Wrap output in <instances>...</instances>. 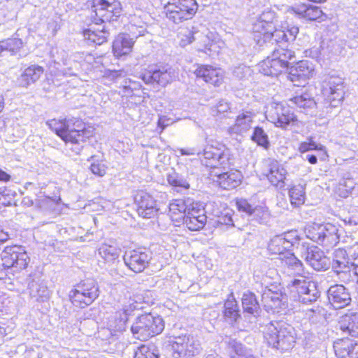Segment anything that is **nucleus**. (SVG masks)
<instances>
[{"instance_id":"obj_1","label":"nucleus","mask_w":358,"mask_h":358,"mask_svg":"<svg viewBox=\"0 0 358 358\" xmlns=\"http://www.w3.org/2000/svg\"><path fill=\"white\" fill-rule=\"evenodd\" d=\"M264 337L268 345L281 351L292 349L296 343L294 328L284 321H271L265 325Z\"/></svg>"},{"instance_id":"obj_2","label":"nucleus","mask_w":358,"mask_h":358,"mask_svg":"<svg viewBox=\"0 0 358 358\" xmlns=\"http://www.w3.org/2000/svg\"><path fill=\"white\" fill-rule=\"evenodd\" d=\"M47 124L66 143H79L93 135V130L87 129L84 123L77 118L52 120Z\"/></svg>"},{"instance_id":"obj_3","label":"nucleus","mask_w":358,"mask_h":358,"mask_svg":"<svg viewBox=\"0 0 358 358\" xmlns=\"http://www.w3.org/2000/svg\"><path fill=\"white\" fill-rule=\"evenodd\" d=\"M295 63V53L289 49H275L270 56L259 64V71L265 76H278Z\"/></svg>"},{"instance_id":"obj_4","label":"nucleus","mask_w":358,"mask_h":358,"mask_svg":"<svg viewBox=\"0 0 358 358\" xmlns=\"http://www.w3.org/2000/svg\"><path fill=\"white\" fill-rule=\"evenodd\" d=\"M203 165L215 168L219 166L225 169L234 164L235 158L229 148L223 144L206 145L202 152H198Z\"/></svg>"},{"instance_id":"obj_5","label":"nucleus","mask_w":358,"mask_h":358,"mask_svg":"<svg viewBox=\"0 0 358 358\" xmlns=\"http://www.w3.org/2000/svg\"><path fill=\"white\" fill-rule=\"evenodd\" d=\"M164 328L163 319L152 313H145L138 316L131 327L134 336L141 341L159 334Z\"/></svg>"},{"instance_id":"obj_6","label":"nucleus","mask_w":358,"mask_h":358,"mask_svg":"<svg viewBox=\"0 0 358 358\" xmlns=\"http://www.w3.org/2000/svg\"><path fill=\"white\" fill-rule=\"evenodd\" d=\"M308 238L322 245L326 250L336 246L339 242L338 229L336 226L327 223H313L308 225L304 231Z\"/></svg>"},{"instance_id":"obj_7","label":"nucleus","mask_w":358,"mask_h":358,"mask_svg":"<svg viewBox=\"0 0 358 358\" xmlns=\"http://www.w3.org/2000/svg\"><path fill=\"white\" fill-rule=\"evenodd\" d=\"M91 18L96 24H105L117 21L122 12V6L117 0H93Z\"/></svg>"},{"instance_id":"obj_8","label":"nucleus","mask_w":358,"mask_h":358,"mask_svg":"<svg viewBox=\"0 0 358 358\" xmlns=\"http://www.w3.org/2000/svg\"><path fill=\"white\" fill-rule=\"evenodd\" d=\"M178 77L175 69L169 64L150 66L141 75L145 84L163 87L176 80Z\"/></svg>"},{"instance_id":"obj_9","label":"nucleus","mask_w":358,"mask_h":358,"mask_svg":"<svg viewBox=\"0 0 358 358\" xmlns=\"http://www.w3.org/2000/svg\"><path fill=\"white\" fill-rule=\"evenodd\" d=\"M99 294L96 282L92 279H87L80 282L78 287L69 293V298L72 303L80 308H85L90 305Z\"/></svg>"},{"instance_id":"obj_10","label":"nucleus","mask_w":358,"mask_h":358,"mask_svg":"<svg viewBox=\"0 0 358 358\" xmlns=\"http://www.w3.org/2000/svg\"><path fill=\"white\" fill-rule=\"evenodd\" d=\"M289 285L292 290L297 293L298 301L304 304H311L315 302L320 296V292L317 289L315 282L306 279L300 275L290 282Z\"/></svg>"},{"instance_id":"obj_11","label":"nucleus","mask_w":358,"mask_h":358,"mask_svg":"<svg viewBox=\"0 0 358 358\" xmlns=\"http://www.w3.org/2000/svg\"><path fill=\"white\" fill-rule=\"evenodd\" d=\"M166 17L174 23L191 19L198 9L196 0H177L166 6Z\"/></svg>"},{"instance_id":"obj_12","label":"nucleus","mask_w":358,"mask_h":358,"mask_svg":"<svg viewBox=\"0 0 358 358\" xmlns=\"http://www.w3.org/2000/svg\"><path fill=\"white\" fill-rule=\"evenodd\" d=\"M4 268L20 271L27 268L30 259L24 247L21 245L7 246L1 254Z\"/></svg>"},{"instance_id":"obj_13","label":"nucleus","mask_w":358,"mask_h":358,"mask_svg":"<svg viewBox=\"0 0 358 358\" xmlns=\"http://www.w3.org/2000/svg\"><path fill=\"white\" fill-rule=\"evenodd\" d=\"M300 246L301 257L314 270L322 271L329 268L331 265L329 258L318 247L306 242H301Z\"/></svg>"},{"instance_id":"obj_14","label":"nucleus","mask_w":358,"mask_h":358,"mask_svg":"<svg viewBox=\"0 0 358 358\" xmlns=\"http://www.w3.org/2000/svg\"><path fill=\"white\" fill-rule=\"evenodd\" d=\"M173 358H192L202 350L199 341L187 336H178L173 343Z\"/></svg>"},{"instance_id":"obj_15","label":"nucleus","mask_w":358,"mask_h":358,"mask_svg":"<svg viewBox=\"0 0 358 358\" xmlns=\"http://www.w3.org/2000/svg\"><path fill=\"white\" fill-rule=\"evenodd\" d=\"M345 250L338 248L332 254L331 262L333 271L341 281L348 283L352 280V264Z\"/></svg>"},{"instance_id":"obj_16","label":"nucleus","mask_w":358,"mask_h":358,"mask_svg":"<svg viewBox=\"0 0 358 358\" xmlns=\"http://www.w3.org/2000/svg\"><path fill=\"white\" fill-rule=\"evenodd\" d=\"M301 239L295 231H290L273 237L268 244V250L272 254L282 255L285 251L293 247L301 245Z\"/></svg>"},{"instance_id":"obj_17","label":"nucleus","mask_w":358,"mask_h":358,"mask_svg":"<svg viewBox=\"0 0 358 358\" xmlns=\"http://www.w3.org/2000/svg\"><path fill=\"white\" fill-rule=\"evenodd\" d=\"M315 74L313 64L307 60H302L289 68L287 78L296 86H303Z\"/></svg>"},{"instance_id":"obj_18","label":"nucleus","mask_w":358,"mask_h":358,"mask_svg":"<svg viewBox=\"0 0 358 358\" xmlns=\"http://www.w3.org/2000/svg\"><path fill=\"white\" fill-rule=\"evenodd\" d=\"M124 262L127 266L135 273L143 271L152 259V252L145 250H133L124 255Z\"/></svg>"},{"instance_id":"obj_19","label":"nucleus","mask_w":358,"mask_h":358,"mask_svg":"<svg viewBox=\"0 0 358 358\" xmlns=\"http://www.w3.org/2000/svg\"><path fill=\"white\" fill-rule=\"evenodd\" d=\"M269 120L277 127L285 128L289 124L296 121V116L292 108L282 103H274L268 112Z\"/></svg>"},{"instance_id":"obj_20","label":"nucleus","mask_w":358,"mask_h":358,"mask_svg":"<svg viewBox=\"0 0 358 358\" xmlns=\"http://www.w3.org/2000/svg\"><path fill=\"white\" fill-rule=\"evenodd\" d=\"M324 90L330 104L336 107L344 98L343 80L338 76H329L324 82Z\"/></svg>"},{"instance_id":"obj_21","label":"nucleus","mask_w":358,"mask_h":358,"mask_svg":"<svg viewBox=\"0 0 358 358\" xmlns=\"http://www.w3.org/2000/svg\"><path fill=\"white\" fill-rule=\"evenodd\" d=\"M329 304L334 309H341L350 304L352 301L349 290L342 285H334L327 290Z\"/></svg>"},{"instance_id":"obj_22","label":"nucleus","mask_w":358,"mask_h":358,"mask_svg":"<svg viewBox=\"0 0 358 358\" xmlns=\"http://www.w3.org/2000/svg\"><path fill=\"white\" fill-rule=\"evenodd\" d=\"M26 282L29 289V296L36 301L43 302L50 297V291L37 273L29 275Z\"/></svg>"},{"instance_id":"obj_23","label":"nucleus","mask_w":358,"mask_h":358,"mask_svg":"<svg viewBox=\"0 0 358 358\" xmlns=\"http://www.w3.org/2000/svg\"><path fill=\"white\" fill-rule=\"evenodd\" d=\"M255 113L252 110L243 109L237 115L235 123L228 128V133L231 136H243L251 128Z\"/></svg>"},{"instance_id":"obj_24","label":"nucleus","mask_w":358,"mask_h":358,"mask_svg":"<svg viewBox=\"0 0 358 358\" xmlns=\"http://www.w3.org/2000/svg\"><path fill=\"white\" fill-rule=\"evenodd\" d=\"M197 78H202L206 83L214 86H220L223 80V71L220 68L210 65H200L194 71Z\"/></svg>"},{"instance_id":"obj_25","label":"nucleus","mask_w":358,"mask_h":358,"mask_svg":"<svg viewBox=\"0 0 358 358\" xmlns=\"http://www.w3.org/2000/svg\"><path fill=\"white\" fill-rule=\"evenodd\" d=\"M136 201L138 215L144 218L155 216L158 211L156 201L148 193L141 192L137 195Z\"/></svg>"},{"instance_id":"obj_26","label":"nucleus","mask_w":358,"mask_h":358,"mask_svg":"<svg viewBox=\"0 0 358 358\" xmlns=\"http://www.w3.org/2000/svg\"><path fill=\"white\" fill-rule=\"evenodd\" d=\"M138 303L132 299H129L128 304L123 306L122 308L117 311L114 315V320L110 324L115 331H122L125 330L128 317L136 309H139Z\"/></svg>"},{"instance_id":"obj_27","label":"nucleus","mask_w":358,"mask_h":358,"mask_svg":"<svg viewBox=\"0 0 358 358\" xmlns=\"http://www.w3.org/2000/svg\"><path fill=\"white\" fill-rule=\"evenodd\" d=\"M275 18V13L271 8H265L258 16L253 24V38L255 34L262 35L268 30H273V20Z\"/></svg>"},{"instance_id":"obj_28","label":"nucleus","mask_w":358,"mask_h":358,"mask_svg":"<svg viewBox=\"0 0 358 358\" xmlns=\"http://www.w3.org/2000/svg\"><path fill=\"white\" fill-rule=\"evenodd\" d=\"M242 174L241 171L231 169L229 171L217 175L215 181L224 189L230 190L237 187L241 182Z\"/></svg>"},{"instance_id":"obj_29","label":"nucleus","mask_w":358,"mask_h":358,"mask_svg":"<svg viewBox=\"0 0 358 358\" xmlns=\"http://www.w3.org/2000/svg\"><path fill=\"white\" fill-rule=\"evenodd\" d=\"M296 15L299 17L310 21H323L326 19V15L321 8L317 6L306 3H301L294 8Z\"/></svg>"},{"instance_id":"obj_30","label":"nucleus","mask_w":358,"mask_h":358,"mask_svg":"<svg viewBox=\"0 0 358 358\" xmlns=\"http://www.w3.org/2000/svg\"><path fill=\"white\" fill-rule=\"evenodd\" d=\"M268 171L266 177L273 185L279 188L285 187L287 171L277 161L270 162Z\"/></svg>"},{"instance_id":"obj_31","label":"nucleus","mask_w":358,"mask_h":358,"mask_svg":"<svg viewBox=\"0 0 358 358\" xmlns=\"http://www.w3.org/2000/svg\"><path fill=\"white\" fill-rule=\"evenodd\" d=\"M44 73V68L38 64H31L26 68L18 78L20 85L28 87L38 81Z\"/></svg>"},{"instance_id":"obj_32","label":"nucleus","mask_w":358,"mask_h":358,"mask_svg":"<svg viewBox=\"0 0 358 358\" xmlns=\"http://www.w3.org/2000/svg\"><path fill=\"white\" fill-rule=\"evenodd\" d=\"M192 204V199H176L169 204V215L171 220L180 222L185 219L188 206Z\"/></svg>"},{"instance_id":"obj_33","label":"nucleus","mask_w":358,"mask_h":358,"mask_svg":"<svg viewBox=\"0 0 358 358\" xmlns=\"http://www.w3.org/2000/svg\"><path fill=\"white\" fill-rule=\"evenodd\" d=\"M134 41L127 34H120L114 40L113 50L116 57L129 54L134 45Z\"/></svg>"},{"instance_id":"obj_34","label":"nucleus","mask_w":358,"mask_h":358,"mask_svg":"<svg viewBox=\"0 0 358 358\" xmlns=\"http://www.w3.org/2000/svg\"><path fill=\"white\" fill-rule=\"evenodd\" d=\"M287 36L285 33V30L275 29V30H268L261 36L259 34H255L254 37V41L256 44L262 47L264 44L267 43H273L274 41L276 43L286 42V37Z\"/></svg>"},{"instance_id":"obj_35","label":"nucleus","mask_w":358,"mask_h":358,"mask_svg":"<svg viewBox=\"0 0 358 358\" xmlns=\"http://www.w3.org/2000/svg\"><path fill=\"white\" fill-rule=\"evenodd\" d=\"M340 329L352 337H358V313L343 315L339 321Z\"/></svg>"},{"instance_id":"obj_36","label":"nucleus","mask_w":358,"mask_h":358,"mask_svg":"<svg viewBox=\"0 0 358 358\" xmlns=\"http://www.w3.org/2000/svg\"><path fill=\"white\" fill-rule=\"evenodd\" d=\"M242 306L244 313L257 317L260 313V306L255 294L246 292L242 297Z\"/></svg>"},{"instance_id":"obj_37","label":"nucleus","mask_w":358,"mask_h":358,"mask_svg":"<svg viewBox=\"0 0 358 358\" xmlns=\"http://www.w3.org/2000/svg\"><path fill=\"white\" fill-rule=\"evenodd\" d=\"M281 294L272 292L271 289L265 290L262 295V302L264 306L268 309H279L284 306Z\"/></svg>"},{"instance_id":"obj_38","label":"nucleus","mask_w":358,"mask_h":358,"mask_svg":"<svg viewBox=\"0 0 358 358\" xmlns=\"http://www.w3.org/2000/svg\"><path fill=\"white\" fill-rule=\"evenodd\" d=\"M229 298L224 303V316L229 322L233 323L237 322L241 317L240 310L238 303L234 296Z\"/></svg>"},{"instance_id":"obj_39","label":"nucleus","mask_w":358,"mask_h":358,"mask_svg":"<svg viewBox=\"0 0 358 358\" xmlns=\"http://www.w3.org/2000/svg\"><path fill=\"white\" fill-rule=\"evenodd\" d=\"M231 358H244L249 350L238 341L227 338L225 341Z\"/></svg>"},{"instance_id":"obj_40","label":"nucleus","mask_w":358,"mask_h":358,"mask_svg":"<svg viewBox=\"0 0 358 358\" xmlns=\"http://www.w3.org/2000/svg\"><path fill=\"white\" fill-rule=\"evenodd\" d=\"M282 263L285 267H287L288 272L291 274L299 275L303 271L302 262L293 254H288L282 259Z\"/></svg>"},{"instance_id":"obj_41","label":"nucleus","mask_w":358,"mask_h":358,"mask_svg":"<svg viewBox=\"0 0 358 358\" xmlns=\"http://www.w3.org/2000/svg\"><path fill=\"white\" fill-rule=\"evenodd\" d=\"M289 196L291 204L295 208L299 207L305 202V185L299 184L292 186L289 190Z\"/></svg>"},{"instance_id":"obj_42","label":"nucleus","mask_w":358,"mask_h":358,"mask_svg":"<svg viewBox=\"0 0 358 358\" xmlns=\"http://www.w3.org/2000/svg\"><path fill=\"white\" fill-rule=\"evenodd\" d=\"M109 33L106 29L105 26L101 30L92 31L90 29L84 31V37L96 45H101L107 41Z\"/></svg>"},{"instance_id":"obj_43","label":"nucleus","mask_w":358,"mask_h":358,"mask_svg":"<svg viewBox=\"0 0 358 358\" xmlns=\"http://www.w3.org/2000/svg\"><path fill=\"white\" fill-rule=\"evenodd\" d=\"M355 341L349 338L339 339L334 342L335 354L340 358H347Z\"/></svg>"},{"instance_id":"obj_44","label":"nucleus","mask_w":358,"mask_h":358,"mask_svg":"<svg viewBox=\"0 0 358 358\" xmlns=\"http://www.w3.org/2000/svg\"><path fill=\"white\" fill-rule=\"evenodd\" d=\"M290 101L301 110L313 108L316 103L309 94L303 93L290 99Z\"/></svg>"},{"instance_id":"obj_45","label":"nucleus","mask_w":358,"mask_h":358,"mask_svg":"<svg viewBox=\"0 0 358 358\" xmlns=\"http://www.w3.org/2000/svg\"><path fill=\"white\" fill-rule=\"evenodd\" d=\"M206 216L201 215L199 217L185 216L182 223L191 231H196L202 229L206 222Z\"/></svg>"},{"instance_id":"obj_46","label":"nucleus","mask_w":358,"mask_h":358,"mask_svg":"<svg viewBox=\"0 0 358 358\" xmlns=\"http://www.w3.org/2000/svg\"><path fill=\"white\" fill-rule=\"evenodd\" d=\"M251 139L252 141L257 143L258 145L263 147L264 149H268L270 146L268 135L260 127H256L254 128Z\"/></svg>"},{"instance_id":"obj_47","label":"nucleus","mask_w":358,"mask_h":358,"mask_svg":"<svg viewBox=\"0 0 358 358\" xmlns=\"http://www.w3.org/2000/svg\"><path fill=\"white\" fill-rule=\"evenodd\" d=\"M99 253L106 262H113L118 258L120 251L113 246L104 244L99 248Z\"/></svg>"},{"instance_id":"obj_48","label":"nucleus","mask_w":358,"mask_h":358,"mask_svg":"<svg viewBox=\"0 0 358 358\" xmlns=\"http://www.w3.org/2000/svg\"><path fill=\"white\" fill-rule=\"evenodd\" d=\"M167 181L169 185L175 187L182 188L187 189L189 188L188 182L179 174L173 172L167 176Z\"/></svg>"},{"instance_id":"obj_49","label":"nucleus","mask_w":358,"mask_h":358,"mask_svg":"<svg viewBox=\"0 0 358 358\" xmlns=\"http://www.w3.org/2000/svg\"><path fill=\"white\" fill-rule=\"evenodd\" d=\"M5 51L9 52L11 55H15L22 47V41L20 38H8L2 41Z\"/></svg>"},{"instance_id":"obj_50","label":"nucleus","mask_w":358,"mask_h":358,"mask_svg":"<svg viewBox=\"0 0 358 358\" xmlns=\"http://www.w3.org/2000/svg\"><path fill=\"white\" fill-rule=\"evenodd\" d=\"M134 358H159V354L153 347L141 345L135 352Z\"/></svg>"},{"instance_id":"obj_51","label":"nucleus","mask_w":358,"mask_h":358,"mask_svg":"<svg viewBox=\"0 0 358 358\" xmlns=\"http://www.w3.org/2000/svg\"><path fill=\"white\" fill-rule=\"evenodd\" d=\"M187 40L189 43H192L193 41H199L206 43V42H209V39L208 37L204 35L203 33L196 30V29L193 27L191 31H188V34L186 35ZM208 45L204 44L205 48H207Z\"/></svg>"},{"instance_id":"obj_52","label":"nucleus","mask_w":358,"mask_h":358,"mask_svg":"<svg viewBox=\"0 0 358 358\" xmlns=\"http://www.w3.org/2000/svg\"><path fill=\"white\" fill-rule=\"evenodd\" d=\"M236 206L240 212H243L248 215H251L256 210V208H254L249 202L244 199H238L236 201Z\"/></svg>"},{"instance_id":"obj_53","label":"nucleus","mask_w":358,"mask_h":358,"mask_svg":"<svg viewBox=\"0 0 358 358\" xmlns=\"http://www.w3.org/2000/svg\"><path fill=\"white\" fill-rule=\"evenodd\" d=\"M252 70L245 65H239L235 67L233 71L234 76L239 80H243L250 76Z\"/></svg>"},{"instance_id":"obj_54","label":"nucleus","mask_w":358,"mask_h":358,"mask_svg":"<svg viewBox=\"0 0 358 358\" xmlns=\"http://www.w3.org/2000/svg\"><path fill=\"white\" fill-rule=\"evenodd\" d=\"M201 215H206L204 214L203 209L201 208L200 204H199L198 203H194L192 200V204L190 206H188L186 216L199 217V216Z\"/></svg>"},{"instance_id":"obj_55","label":"nucleus","mask_w":358,"mask_h":358,"mask_svg":"<svg viewBox=\"0 0 358 358\" xmlns=\"http://www.w3.org/2000/svg\"><path fill=\"white\" fill-rule=\"evenodd\" d=\"M230 109L229 103L224 100H220L218 103L213 106L212 111L213 115H222L228 112Z\"/></svg>"},{"instance_id":"obj_56","label":"nucleus","mask_w":358,"mask_h":358,"mask_svg":"<svg viewBox=\"0 0 358 358\" xmlns=\"http://www.w3.org/2000/svg\"><path fill=\"white\" fill-rule=\"evenodd\" d=\"M285 33L287 36L286 37V42L294 41L299 34V27L296 26H287L285 30Z\"/></svg>"},{"instance_id":"obj_57","label":"nucleus","mask_w":358,"mask_h":358,"mask_svg":"<svg viewBox=\"0 0 358 358\" xmlns=\"http://www.w3.org/2000/svg\"><path fill=\"white\" fill-rule=\"evenodd\" d=\"M92 173L98 176H103L106 173V167L101 163H92L90 166Z\"/></svg>"},{"instance_id":"obj_58","label":"nucleus","mask_w":358,"mask_h":358,"mask_svg":"<svg viewBox=\"0 0 358 358\" xmlns=\"http://www.w3.org/2000/svg\"><path fill=\"white\" fill-rule=\"evenodd\" d=\"M299 151L301 152H306L309 150L318 149L317 145L313 142H303L299 145Z\"/></svg>"},{"instance_id":"obj_59","label":"nucleus","mask_w":358,"mask_h":358,"mask_svg":"<svg viewBox=\"0 0 358 358\" xmlns=\"http://www.w3.org/2000/svg\"><path fill=\"white\" fill-rule=\"evenodd\" d=\"M343 222L350 227L358 226V213L346 216L343 220Z\"/></svg>"},{"instance_id":"obj_60","label":"nucleus","mask_w":358,"mask_h":358,"mask_svg":"<svg viewBox=\"0 0 358 358\" xmlns=\"http://www.w3.org/2000/svg\"><path fill=\"white\" fill-rule=\"evenodd\" d=\"M218 222L226 226H234L232 217L228 214L220 217L219 218Z\"/></svg>"},{"instance_id":"obj_61","label":"nucleus","mask_w":358,"mask_h":358,"mask_svg":"<svg viewBox=\"0 0 358 358\" xmlns=\"http://www.w3.org/2000/svg\"><path fill=\"white\" fill-rule=\"evenodd\" d=\"M347 358H358V343H354Z\"/></svg>"},{"instance_id":"obj_62","label":"nucleus","mask_w":358,"mask_h":358,"mask_svg":"<svg viewBox=\"0 0 358 358\" xmlns=\"http://www.w3.org/2000/svg\"><path fill=\"white\" fill-rule=\"evenodd\" d=\"M10 237V234L8 231H5L2 226L0 225V242L3 243L8 240Z\"/></svg>"},{"instance_id":"obj_63","label":"nucleus","mask_w":358,"mask_h":358,"mask_svg":"<svg viewBox=\"0 0 358 358\" xmlns=\"http://www.w3.org/2000/svg\"><path fill=\"white\" fill-rule=\"evenodd\" d=\"M352 280L351 281L357 280L358 282V264L355 263L352 264Z\"/></svg>"},{"instance_id":"obj_64","label":"nucleus","mask_w":358,"mask_h":358,"mask_svg":"<svg viewBox=\"0 0 358 358\" xmlns=\"http://www.w3.org/2000/svg\"><path fill=\"white\" fill-rule=\"evenodd\" d=\"M179 151L182 155H194L196 154L195 150L194 148L188 150L181 148L179 150Z\"/></svg>"}]
</instances>
